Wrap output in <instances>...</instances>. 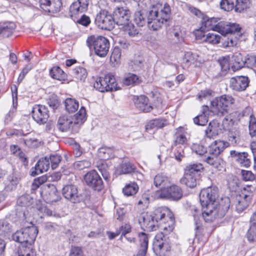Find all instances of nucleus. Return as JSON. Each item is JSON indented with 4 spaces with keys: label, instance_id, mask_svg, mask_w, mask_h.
Wrapping results in <instances>:
<instances>
[{
    "label": "nucleus",
    "instance_id": "f03ea898",
    "mask_svg": "<svg viewBox=\"0 0 256 256\" xmlns=\"http://www.w3.org/2000/svg\"><path fill=\"white\" fill-rule=\"evenodd\" d=\"M171 10L166 3L162 4L158 2L152 5L148 16L147 24L148 28L153 30H157L170 19Z\"/></svg>",
    "mask_w": 256,
    "mask_h": 256
},
{
    "label": "nucleus",
    "instance_id": "bf43d9fd",
    "mask_svg": "<svg viewBox=\"0 0 256 256\" xmlns=\"http://www.w3.org/2000/svg\"><path fill=\"white\" fill-rule=\"evenodd\" d=\"M126 32L130 36H134L138 34V30L134 28V26L130 22V23L125 26H123Z\"/></svg>",
    "mask_w": 256,
    "mask_h": 256
},
{
    "label": "nucleus",
    "instance_id": "aec40b11",
    "mask_svg": "<svg viewBox=\"0 0 256 256\" xmlns=\"http://www.w3.org/2000/svg\"><path fill=\"white\" fill-rule=\"evenodd\" d=\"M164 236L162 232L158 234L154 241V250L159 253L160 254L164 255L166 252L170 250V246L168 242L164 240Z\"/></svg>",
    "mask_w": 256,
    "mask_h": 256
},
{
    "label": "nucleus",
    "instance_id": "5fc2aeb1",
    "mask_svg": "<svg viewBox=\"0 0 256 256\" xmlns=\"http://www.w3.org/2000/svg\"><path fill=\"white\" fill-rule=\"evenodd\" d=\"M250 222V226L247 232V238L250 242H252L254 239V236L252 234V226H256V211L252 214Z\"/></svg>",
    "mask_w": 256,
    "mask_h": 256
},
{
    "label": "nucleus",
    "instance_id": "b1692460",
    "mask_svg": "<svg viewBox=\"0 0 256 256\" xmlns=\"http://www.w3.org/2000/svg\"><path fill=\"white\" fill-rule=\"evenodd\" d=\"M203 62L202 58L196 53L187 52L185 53L184 58V64L186 67L194 66V67L200 66Z\"/></svg>",
    "mask_w": 256,
    "mask_h": 256
},
{
    "label": "nucleus",
    "instance_id": "a18cd8bd",
    "mask_svg": "<svg viewBox=\"0 0 256 256\" xmlns=\"http://www.w3.org/2000/svg\"><path fill=\"white\" fill-rule=\"evenodd\" d=\"M205 37L204 42L212 44H219L222 38V36L214 32L207 33Z\"/></svg>",
    "mask_w": 256,
    "mask_h": 256
},
{
    "label": "nucleus",
    "instance_id": "6e6552de",
    "mask_svg": "<svg viewBox=\"0 0 256 256\" xmlns=\"http://www.w3.org/2000/svg\"><path fill=\"white\" fill-rule=\"evenodd\" d=\"M254 187L248 185L244 187L240 193L236 197V208L238 212H242L250 204L252 196Z\"/></svg>",
    "mask_w": 256,
    "mask_h": 256
},
{
    "label": "nucleus",
    "instance_id": "393cba45",
    "mask_svg": "<svg viewBox=\"0 0 256 256\" xmlns=\"http://www.w3.org/2000/svg\"><path fill=\"white\" fill-rule=\"evenodd\" d=\"M220 33L222 35L232 34L234 36H240V28L239 25L234 23H228L222 22Z\"/></svg>",
    "mask_w": 256,
    "mask_h": 256
},
{
    "label": "nucleus",
    "instance_id": "4be33fe9",
    "mask_svg": "<svg viewBox=\"0 0 256 256\" xmlns=\"http://www.w3.org/2000/svg\"><path fill=\"white\" fill-rule=\"evenodd\" d=\"M62 194L64 197L73 203L80 202L82 198L78 194L77 188L72 184L66 185L62 189Z\"/></svg>",
    "mask_w": 256,
    "mask_h": 256
},
{
    "label": "nucleus",
    "instance_id": "4d7b16f0",
    "mask_svg": "<svg viewBox=\"0 0 256 256\" xmlns=\"http://www.w3.org/2000/svg\"><path fill=\"white\" fill-rule=\"evenodd\" d=\"M49 162H50L51 167L52 170L56 168L61 161V156L57 154H51L48 157Z\"/></svg>",
    "mask_w": 256,
    "mask_h": 256
},
{
    "label": "nucleus",
    "instance_id": "e2e57ef3",
    "mask_svg": "<svg viewBox=\"0 0 256 256\" xmlns=\"http://www.w3.org/2000/svg\"><path fill=\"white\" fill-rule=\"evenodd\" d=\"M138 237L140 246L148 247V238L147 234L144 232H140Z\"/></svg>",
    "mask_w": 256,
    "mask_h": 256
},
{
    "label": "nucleus",
    "instance_id": "72a5a7b5",
    "mask_svg": "<svg viewBox=\"0 0 256 256\" xmlns=\"http://www.w3.org/2000/svg\"><path fill=\"white\" fill-rule=\"evenodd\" d=\"M219 126V123L216 121L210 122L208 126L205 130L206 136L208 138H212L217 136L220 130Z\"/></svg>",
    "mask_w": 256,
    "mask_h": 256
},
{
    "label": "nucleus",
    "instance_id": "6ab92c4d",
    "mask_svg": "<svg viewBox=\"0 0 256 256\" xmlns=\"http://www.w3.org/2000/svg\"><path fill=\"white\" fill-rule=\"evenodd\" d=\"M138 222L142 228L144 230H156L158 227L156 220L154 218L150 212H146L141 215Z\"/></svg>",
    "mask_w": 256,
    "mask_h": 256
},
{
    "label": "nucleus",
    "instance_id": "6e6d98bb",
    "mask_svg": "<svg viewBox=\"0 0 256 256\" xmlns=\"http://www.w3.org/2000/svg\"><path fill=\"white\" fill-rule=\"evenodd\" d=\"M134 22L136 24L140 26H143L146 22V21L141 11L135 12L134 14Z\"/></svg>",
    "mask_w": 256,
    "mask_h": 256
},
{
    "label": "nucleus",
    "instance_id": "9b49d317",
    "mask_svg": "<svg viewBox=\"0 0 256 256\" xmlns=\"http://www.w3.org/2000/svg\"><path fill=\"white\" fill-rule=\"evenodd\" d=\"M228 146V143L220 140H215L209 147L208 155H205L204 160L210 165L216 163L217 156Z\"/></svg>",
    "mask_w": 256,
    "mask_h": 256
},
{
    "label": "nucleus",
    "instance_id": "473e14b6",
    "mask_svg": "<svg viewBox=\"0 0 256 256\" xmlns=\"http://www.w3.org/2000/svg\"><path fill=\"white\" fill-rule=\"evenodd\" d=\"M176 133L174 136V144H185L187 143L188 140L186 137V132L184 130L182 127H179L176 130Z\"/></svg>",
    "mask_w": 256,
    "mask_h": 256
},
{
    "label": "nucleus",
    "instance_id": "4c0bfd02",
    "mask_svg": "<svg viewBox=\"0 0 256 256\" xmlns=\"http://www.w3.org/2000/svg\"><path fill=\"white\" fill-rule=\"evenodd\" d=\"M121 54L120 49L118 46H115L110 56V63L112 66L117 67L120 64Z\"/></svg>",
    "mask_w": 256,
    "mask_h": 256
},
{
    "label": "nucleus",
    "instance_id": "f8f14e48",
    "mask_svg": "<svg viewBox=\"0 0 256 256\" xmlns=\"http://www.w3.org/2000/svg\"><path fill=\"white\" fill-rule=\"evenodd\" d=\"M28 232L30 233V236L28 238L29 240L34 242L38 234V229L36 226L32 224H31L30 226L22 228L20 230L16 231L13 234L12 239L20 243H26V241L28 240L24 237V236L28 234Z\"/></svg>",
    "mask_w": 256,
    "mask_h": 256
},
{
    "label": "nucleus",
    "instance_id": "a878e982",
    "mask_svg": "<svg viewBox=\"0 0 256 256\" xmlns=\"http://www.w3.org/2000/svg\"><path fill=\"white\" fill-rule=\"evenodd\" d=\"M50 168V162L48 156L40 158L30 171L31 176H34L46 172Z\"/></svg>",
    "mask_w": 256,
    "mask_h": 256
},
{
    "label": "nucleus",
    "instance_id": "09e8293b",
    "mask_svg": "<svg viewBox=\"0 0 256 256\" xmlns=\"http://www.w3.org/2000/svg\"><path fill=\"white\" fill-rule=\"evenodd\" d=\"M191 150L194 152L198 155L204 156L205 155H208L206 148L201 144H193L191 146Z\"/></svg>",
    "mask_w": 256,
    "mask_h": 256
},
{
    "label": "nucleus",
    "instance_id": "37998d69",
    "mask_svg": "<svg viewBox=\"0 0 256 256\" xmlns=\"http://www.w3.org/2000/svg\"><path fill=\"white\" fill-rule=\"evenodd\" d=\"M138 186L136 183L133 182L128 184L122 189V192L125 196H132L136 194L138 190Z\"/></svg>",
    "mask_w": 256,
    "mask_h": 256
},
{
    "label": "nucleus",
    "instance_id": "680f3d73",
    "mask_svg": "<svg viewBox=\"0 0 256 256\" xmlns=\"http://www.w3.org/2000/svg\"><path fill=\"white\" fill-rule=\"evenodd\" d=\"M174 156L178 161H181L184 157V149L182 147L176 148L174 151Z\"/></svg>",
    "mask_w": 256,
    "mask_h": 256
},
{
    "label": "nucleus",
    "instance_id": "79ce46f5",
    "mask_svg": "<svg viewBox=\"0 0 256 256\" xmlns=\"http://www.w3.org/2000/svg\"><path fill=\"white\" fill-rule=\"evenodd\" d=\"M12 226L6 220H0V235L6 236L12 232Z\"/></svg>",
    "mask_w": 256,
    "mask_h": 256
},
{
    "label": "nucleus",
    "instance_id": "864d4df0",
    "mask_svg": "<svg viewBox=\"0 0 256 256\" xmlns=\"http://www.w3.org/2000/svg\"><path fill=\"white\" fill-rule=\"evenodd\" d=\"M249 134L252 137L256 136V120L251 114L249 117Z\"/></svg>",
    "mask_w": 256,
    "mask_h": 256
},
{
    "label": "nucleus",
    "instance_id": "13d9d810",
    "mask_svg": "<svg viewBox=\"0 0 256 256\" xmlns=\"http://www.w3.org/2000/svg\"><path fill=\"white\" fill-rule=\"evenodd\" d=\"M30 197L28 195H22L20 196L18 200L17 203L22 206H26L32 204Z\"/></svg>",
    "mask_w": 256,
    "mask_h": 256
},
{
    "label": "nucleus",
    "instance_id": "c85d7f7f",
    "mask_svg": "<svg viewBox=\"0 0 256 256\" xmlns=\"http://www.w3.org/2000/svg\"><path fill=\"white\" fill-rule=\"evenodd\" d=\"M44 198L48 203H52L59 200L58 192L54 184H50L47 186Z\"/></svg>",
    "mask_w": 256,
    "mask_h": 256
},
{
    "label": "nucleus",
    "instance_id": "052dcab7",
    "mask_svg": "<svg viewBox=\"0 0 256 256\" xmlns=\"http://www.w3.org/2000/svg\"><path fill=\"white\" fill-rule=\"evenodd\" d=\"M132 227L129 224H124L122 225L118 230L120 234H121L120 238L126 236L128 233L130 232Z\"/></svg>",
    "mask_w": 256,
    "mask_h": 256
},
{
    "label": "nucleus",
    "instance_id": "bb28decb",
    "mask_svg": "<svg viewBox=\"0 0 256 256\" xmlns=\"http://www.w3.org/2000/svg\"><path fill=\"white\" fill-rule=\"evenodd\" d=\"M134 102L139 110L144 112H150L152 109V106L148 103V98L144 96H134Z\"/></svg>",
    "mask_w": 256,
    "mask_h": 256
},
{
    "label": "nucleus",
    "instance_id": "20e7f679",
    "mask_svg": "<svg viewBox=\"0 0 256 256\" xmlns=\"http://www.w3.org/2000/svg\"><path fill=\"white\" fill-rule=\"evenodd\" d=\"M235 102V98L231 95H222L210 101V110L215 115L224 116L232 110Z\"/></svg>",
    "mask_w": 256,
    "mask_h": 256
},
{
    "label": "nucleus",
    "instance_id": "603ef678",
    "mask_svg": "<svg viewBox=\"0 0 256 256\" xmlns=\"http://www.w3.org/2000/svg\"><path fill=\"white\" fill-rule=\"evenodd\" d=\"M36 254L32 246H22L18 251V256H35Z\"/></svg>",
    "mask_w": 256,
    "mask_h": 256
},
{
    "label": "nucleus",
    "instance_id": "423d86ee",
    "mask_svg": "<svg viewBox=\"0 0 256 256\" xmlns=\"http://www.w3.org/2000/svg\"><path fill=\"white\" fill-rule=\"evenodd\" d=\"M202 170L203 166L200 163L189 164L185 168L184 176L180 180V183L190 188L196 187L198 172Z\"/></svg>",
    "mask_w": 256,
    "mask_h": 256
},
{
    "label": "nucleus",
    "instance_id": "5701e85b",
    "mask_svg": "<svg viewBox=\"0 0 256 256\" xmlns=\"http://www.w3.org/2000/svg\"><path fill=\"white\" fill-rule=\"evenodd\" d=\"M60 0H40L42 9L48 12H56L60 10L62 6Z\"/></svg>",
    "mask_w": 256,
    "mask_h": 256
},
{
    "label": "nucleus",
    "instance_id": "e433bc0d",
    "mask_svg": "<svg viewBox=\"0 0 256 256\" xmlns=\"http://www.w3.org/2000/svg\"><path fill=\"white\" fill-rule=\"evenodd\" d=\"M221 40L222 46L224 48H226L236 46L238 43V39L236 36H234L232 34L228 36L224 34L222 36Z\"/></svg>",
    "mask_w": 256,
    "mask_h": 256
},
{
    "label": "nucleus",
    "instance_id": "c756f323",
    "mask_svg": "<svg viewBox=\"0 0 256 256\" xmlns=\"http://www.w3.org/2000/svg\"><path fill=\"white\" fill-rule=\"evenodd\" d=\"M210 108L207 106H204L202 108V114L194 118V122L198 126H205L208 122V113Z\"/></svg>",
    "mask_w": 256,
    "mask_h": 256
},
{
    "label": "nucleus",
    "instance_id": "7c9ffc66",
    "mask_svg": "<svg viewBox=\"0 0 256 256\" xmlns=\"http://www.w3.org/2000/svg\"><path fill=\"white\" fill-rule=\"evenodd\" d=\"M142 82L140 77L132 73L126 74L122 80L123 84L126 86H134L139 84Z\"/></svg>",
    "mask_w": 256,
    "mask_h": 256
},
{
    "label": "nucleus",
    "instance_id": "ddd939ff",
    "mask_svg": "<svg viewBox=\"0 0 256 256\" xmlns=\"http://www.w3.org/2000/svg\"><path fill=\"white\" fill-rule=\"evenodd\" d=\"M158 194L160 198L176 201L182 198L183 192L180 186L172 184L161 189Z\"/></svg>",
    "mask_w": 256,
    "mask_h": 256
},
{
    "label": "nucleus",
    "instance_id": "774afa93",
    "mask_svg": "<svg viewBox=\"0 0 256 256\" xmlns=\"http://www.w3.org/2000/svg\"><path fill=\"white\" fill-rule=\"evenodd\" d=\"M212 93V91L210 90H205L200 91L198 94V97L200 100H202L204 98H208Z\"/></svg>",
    "mask_w": 256,
    "mask_h": 256
},
{
    "label": "nucleus",
    "instance_id": "8fccbe9b",
    "mask_svg": "<svg viewBox=\"0 0 256 256\" xmlns=\"http://www.w3.org/2000/svg\"><path fill=\"white\" fill-rule=\"evenodd\" d=\"M249 0H236L234 4V11L241 12L248 8Z\"/></svg>",
    "mask_w": 256,
    "mask_h": 256
},
{
    "label": "nucleus",
    "instance_id": "7ed1b4c3",
    "mask_svg": "<svg viewBox=\"0 0 256 256\" xmlns=\"http://www.w3.org/2000/svg\"><path fill=\"white\" fill-rule=\"evenodd\" d=\"M86 120V108L82 106L73 116L66 115L60 117L58 120L59 129L62 132H70L76 134L79 132L81 126Z\"/></svg>",
    "mask_w": 256,
    "mask_h": 256
},
{
    "label": "nucleus",
    "instance_id": "49530a36",
    "mask_svg": "<svg viewBox=\"0 0 256 256\" xmlns=\"http://www.w3.org/2000/svg\"><path fill=\"white\" fill-rule=\"evenodd\" d=\"M233 67L236 70L242 68L246 62V60L244 59L240 53H237L232 56Z\"/></svg>",
    "mask_w": 256,
    "mask_h": 256
},
{
    "label": "nucleus",
    "instance_id": "2eb2a0df",
    "mask_svg": "<svg viewBox=\"0 0 256 256\" xmlns=\"http://www.w3.org/2000/svg\"><path fill=\"white\" fill-rule=\"evenodd\" d=\"M84 180L88 186L94 190L100 191L104 188L102 179L95 170L87 172L84 175Z\"/></svg>",
    "mask_w": 256,
    "mask_h": 256
},
{
    "label": "nucleus",
    "instance_id": "f3484780",
    "mask_svg": "<svg viewBox=\"0 0 256 256\" xmlns=\"http://www.w3.org/2000/svg\"><path fill=\"white\" fill-rule=\"evenodd\" d=\"M250 80L248 76H238L232 77L230 80V87L236 92L245 90L248 87Z\"/></svg>",
    "mask_w": 256,
    "mask_h": 256
},
{
    "label": "nucleus",
    "instance_id": "3c124183",
    "mask_svg": "<svg viewBox=\"0 0 256 256\" xmlns=\"http://www.w3.org/2000/svg\"><path fill=\"white\" fill-rule=\"evenodd\" d=\"M220 6L224 11L230 12L234 8V4L232 0H221Z\"/></svg>",
    "mask_w": 256,
    "mask_h": 256
},
{
    "label": "nucleus",
    "instance_id": "c9c22d12",
    "mask_svg": "<svg viewBox=\"0 0 256 256\" xmlns=\"http://www.w3.org/2000/svg\"><path fill=\"white\" fill-rule=\"evenodd\" d=\"M135 170L134 166L130 162H124L120 164L116 169V173L120 175L132 172Z\"/></svg>",
    "mask_w": 256,
    "mask_h": 256
},
{
    "label": "nucleus",
    "instance_id": "ea45409f",
    "mask_svg": "<svg viewBox=\"0 0 256 256\" xmlns=\"http://www.w3.org/2000/svg\"><path fill=\"white\" fill-rule=\"evenodd\" d=\"M154 183L156 187H163L170 184V178L163 174H158L154 178Z\"/></svg>",
    "mask_w": 256,
    "mask_h": 256
},
{
    "label": "nucleus",
    "instance_id": "2f4dec72",
    "mask_svg": "<svg viewBox=\"0 0 256 256\" xmlns=\"http://www.w3.org/2000/svg\"><path fill=\"white\" fill-rule=\"evenodd\" d=\"M16 28V24L13 22L0 24V34L3 37L8 38L12 34Z\"/></svg>",
    "mask_w": 256,
    "mask_h": 256
},
{
    "label": "nucleus",
    "instance_id": "f704fd0d",
    "mask_svg": "<svg viewBox=\"0 0 256 256\" xmlns=\"http://www.w3.org/2000/svg\"><path fill=\"white\" fill-rule=\"evenodd\" d=\"M98 156L102 160H106L114 156V148L110 147L102 146L99 148Z\"/></svg>",
    "mask_w": 256,
    "mask_h": 256
},
{
    "label": "nucleus",
    "instance_id": "4468645a",
    "mask_svg": "<svg viewBox=\"0 0 256 256\" xmlns=\"http://www.w3.org/2000/svg\"><path fill=\"white\" fill-rule=\"evenodd\" d=\"M95 22L100 28L108 30L113 28L114 24L112 16L106 10H102L96 15Z\"/></svg>",
    "mask_w": 256,
    "mask_h": 256
},
{
    "label": "nucleus",
    "instance_id": "9d476101",
    "mask_svg": "<svg viewBox=\"0 0 256 256\" xmlns=\"http://www.w3.org/2000/svg\"><path fill=\"white\" fill-rule=\"evenodd\" d=\"M150 213L154 218L156 220L158 223V221L165 223V220H167L168 225L162 226V228L168 232L172 231L174 219L168 210L166 208H158Z\"/></svg>",
    "mask_w": 256,
    "mask_h": 256
},
{
    "label": "nucleus",
    "instance_id": "a211bd4d",
    "mask_svg": "<svg viewBox=\"0 0 256 256\" xmlns=\"http://www.w3.org/2000/svg\"><path fill=\"white\" fill-rule=\"evenodd\" d=\"M32 112L34 120L40 124L46 123L49 117L48 108L43 105H34Z\"/></svg>",
    "mask_w": 256,
    "mask_h": 256
},
{
    "label": "nucleus",
    "instance_id": "0eeeda50",
    "mask_svg": "<svg viewBox=\"0 0 256 256\" xmlns=\"http://www.w3.org/2000/svg\"><path fill=\"white\" fill-rule=\"evenodd\" d=\"M190 12L198 18H202L200 28L202 30H212L220 33L222 22H218V18H209L200 10L194 7H190Z\"/></svg>",
    "mask_w": 256,
    "mask_h": 256
},
{
    "label": "nucleus",
    "instance_id": "dca6fc26",
    "mask_svg": "<svg viewBox=\"0 0 256 256\" xmlns=\"http://www.w3.org/2000/svg\"><path fill=\"white\" fill-rule=\"evenodd\" d=\"M130 12L123 7H117L113 12L112 17L114 23L118 25L125 26L130 23Z\"/></svg>",
    "mask_w": 256,
    "mask_h": 256
},
{
    "label": "nucleus",
    "instance_id": "58836bf2",
    "mask_svg": "<svg viewBox=\"0 0 256 256\" xmlns=\"http://www.w3.org/2000/svg\"><path fill=\"white\" fill-rule=\"evenodd\" d=\"M50 73L52 78L60 81H64L66 78V74L59 66L53 67Z\"/></svg>",
    "mask_w": 256,
    "mask_h": 256
},
{
    "label": "nucleus",
    "instance_id": "c03bdc74",
    "mask_svg": "<svg viewBox=\"0 0 256 256\" xmlns=\"http://www.w3.org/2000/svg\"><path fill=\"white\" fill-rule=\"evenodd\" d=\"M79 103L78 100L72 98H67L65 100V108L69 113H72L78 110Z\"/></svg>",
    "mask_w": 256,
    "mask_h": 256
},
{
    "label": "nucleus",
    "instance_id": "cd10ccee",
    "mask_svg": "<svg viewBox=\"0 0 256 256\" xmlns=\"http://www.w3.org/2000/svg\"><path fill=\"white\" fill-rule=\"evenodd\" d=\"M232 156L236 158V161L242 166L248 168L250 166L251 162L248 158V154L246 152H238L236 150L230 151Z\"/></svg>",
    "mask_w": 256,
    "mask_h": 256
},
{
    "label": "nucleus",
    "instance_id": "f257e3e1",
    "mask_svg": "<svg viewBox=\"0 0 256 256\" xmlns=\"http://www.w3.org/2000/svg\"><path fill=\"white\" fill-rule=\"evenodd\" d=\"M199 197L202 212L195 207L191 209L194 218L196 234L198 232L202 226L200 220L201 214L206 222H212L217 218L224 216L230 208V198L224 197L217 204L216 200L218 197V190L216 186H210L202 189Z\"/></svg>",
    "mask_w": 256,
    "mask_h": 256
},
{
    "label": "nucleus",
    "instance_id": "338daca9",
    "mask_svg": "<svg viewBox=\"0 0 256 256\" xmlns=\"http://www.w3.org/2000/svg\"><path fill=\"white\" fill-rule=\"evenodd\" d=\"M74 21H76L78 24L85 26H87L90 22V18L85 14H83L79 19H75Z\"/></svg>",
    "mask_w": 256,
    "mask_h": 256
},
{
    "label": "nucleus",
    "instance_id": "69168bd1",
    "mask_svg": "<svg viewBox=\"0 0 256 256\" xmlns=\"http://www.w3.org/2000/svg\"><path fill=\"white\" fill-rule=\"evenodd\" d=\"M68 256H84L81 248L78 246L72 247Z\"/></svg>",
    "mask_w": 256,
    "mask_h": 256
},
{
    "label": "nucleus",
    "instance_id": "a19ab883",
    "mask_svg": "<svg viewBox=\"0 0 256 256\" xmlns=\"http://www.w3.org/2000/svg\"><path fill=\"white\" fill-rule=\"evenodd\" d=\"M72 74L77 80L84 82L87 77L88 72L85 68L78 66L73 69Z\"/></svg>",
    "mask_w": 256,
    "mask_h": 256
},
{
    "label": "nucleus",
    "instance_id": "0e129e2a",
    "mask_svg": "<svg viewBox=\"0 0 256 256\" xmlns=\"http://www.w3.org/2000/svg\"><path fill=\"white\" fill-rule=\"evenodd\" d=\"M242 174L244 180L252 181L254 179V175L251 171L242 170Z\"/></svg>",
    "mask_w": 256,
    "mask_h": 256
},
{
    "label": "nucleus",
    "instance_id": "de8ad7c7",
    "mask_svg": "<svg viewBox=\"0 0 256 256\" xmlns=\"http://www.w3.org/2000/svg\"><path fill=\"white\" fill-rule=\"evenodd\" d=\"M166 124V121L160 119H155L151 120L146 126V129L148 130L153 128H160L164 127Z\"/></svg>",
    "mask_w": 256,
    "mask_h": 256
},
{
    "label": "nucleus",
    "instance_id": "412c9836",
    "mask_svg": "<svg viewBox=\"0 0 256 256\" xmlns=\"http://www.w3.org/2000/svg\"><path fill=\"white\" fill-rule=\"evenodd\" d=\"M88 0H77L74 2L70 7V17L75 20L77 16L88 10Z\"/></svg>",
    "mask_w": 256,
    "mask_h": 256
},
{
    "label": "nucleus",
    "instance_id": "39448f33",
    "mask_svg": "<svg viewBox=\"0 0 256 256\" xmlns=\"http://www.w3.org/2000/svg\"><path fill=\"white\" fill-rule=\"evenodd\" d=\"M86 44L90 48H93L94 53L100 57H105L109 50V40L102 36H90L86 40Z\"/></svg>",
    "mask_w": 256,
    "mask_h": 256
},
{
    "label": "nucleus",
    "instance_id": "1a4fd4ad",
    "mask_svg": "<svg viewBox=\"0 0 256 256\" xmlns=\"http://www.w3.org/2000/svg\"><path fill=\"white\" fill-rule=\"evenodd\" d=\"M118 84L114 76L108 74L104 76L100 77L94 83V88L101 92L116 90Z\"/></svg>",
    "mask_w": 256,
    "mask_h": 256
}]
</instances>
